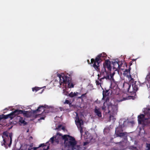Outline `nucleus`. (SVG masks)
Segmentation results:
<instances>
[{
    "label": "nucleus",
    "mask_w": 150,
    "mask_h": 150,
    "mask_svg": "<svg viewBox=\"0 0 150 150\" xmlns=\"http://www.w3.org/2000/svg\"><path fill=\"white\" fill-rule=\"evenodd\" d=\"M149 115L150 116V113H149Z\"/></svg>",
    "instance_id": "a19ab883"
},
{
    "label": "nucleus",
    "mask_w": 150,
    "mask_h": 150,
    "mask_svg": "<svg viewBox=\"0 0 150 150\" xmlns=\"http://www.w3.org/2000/svg\"><path fill=\"white\" fill-rule=\"evenodd\" d=\"M19 114H23L24 116L27 117H30L31 115V113L29 111L16 110L10 114L6 115L5 118H10L11 119L15 117L16 115Z\"/></svg>",
    "instance_id": "6e6552de"
},
{
    "label": "nucleus",
    "mask_w": 150,
    "mask_h": 150,
    "mask_svg": "<svg viewBox=\"0 0 150 150\" xmlns=\"http://www.w3.org/2000/svg\"><path fill=\"white\" fill-rule=\"evenodd\" d=\"M145 83L146 84L148 88H150V81H148V82L145 81L144 83Z\"/></svg>",
    "instance_id": "4be33fe9"
},
{
    "label": "nucleus",
    "mask_w": 150,
    "mask_h": 150,
    "mask_svg": "<svg viewBox=\"0 0 150 150\" xmlns=\"http://www.w3.org/2000/svg\"><path fill=\"white\" fill-rule=\"evenodd\" d=\"M149 98L150 99V95L149 96Z\"/></svg>",
    "instance_id": "72a5a7b5"
},
{
    "label": "nucleus",
    "mask_w": 150,
    "mask_h": 150,
    "mask_svg": "<svg viewBox=\"0 0 150 150\" xmlns=\"http://www.w3.org/2000/svg\"><path fill=\"white\" fill-rule=\"evenodd\" d=\"M81 97H79V98H81Z\"/></svg>",
    "instance_id": "4c0bfd02"
},
{
    "label": "nucleus",
    "mask_w": 150,
    "mask_h": 150,
    "mask_svg": "<svg viewBox=\"0 0 150 150\" xmlns=\"http://www.w3.org/2000/svg\"><path fill=\"white\" fill-rule=\"evenodd\" d=\"M116 97L117 98V101L119 102H122L129 99V97H127V94L124 93H119L117 95Z\"/></svg>",
    "instance_id": "f8f14e48"
},
{
    "label": "nucleus",
    "mask_w": 150,
    "mask_h": 150,
    "mask_svg": "<svg viewBox=\"0 0 150 150\" xmlns=\"http://www.w3.org/2000/svg\"><path fill=\"white\" fill-rule=\"evenodd\" d=\"M2 117H1V116L0 115V119H2Z\"/></svg>",
    "instance_id": "473e14b6"
},
{
    "label": "nucleus",
    "mask_w": 150,
    "mask_h": 150,
    "mask_svg": "<svg viewBox=\"0 0 150 150\" xmlns=\"http://www.w3.org/2000/svg\"><path fill=\"white\" fill-rule=\"evenodd\" d=\"M146 149L147 150H150V144H146Z\"/></svg>",
    "instance_id": "5701e85b"
},
{
    "label": "nucleus",
    "mask_w": 150,
    "mask_h": 150,
    "mask_svg": "<svg viewBox=\"0 0 150 150\" xmlns=\"http://www.w3.org/2000/svg\"><path fill=\"white\" fill-rule=\"evenodd\" d=\"M62 127V126L61 125H59L58 126V127L57 128H56L55 129H60Z\"/></svg>",
    "instance_id": "bb28decb"
},
{
    "label": "nucleus",
    "mask_w": 150,
    "mask_h": 150,
    "mask_svg": "<svg viewBox=\"0 0 150 150\" xmlns=\"http://www.w3.org/2000/svg\"><path fill=\"white\" fill-rule=\"evenodd\" d=\"M88 144L87 142H85L83 144V146H85L86 145Z\"/></svg>",
    "instance_id": "c756f323"
},
{
    "label": "nucleus",
    "mask_w": 150,
    "mask_h": 150,
    "mask_svg": "<svg viewBox=\"0 0 150 150\" xmlns=\"http://www.w3.org/2000/svg\"><path fill=\"white\" fill-rule=\"evenodd\" d=\"M57 76L59 80V83L60 85L62 84L63 86L65 88L67 87L71 88L74 87V85L71 81V79L64 74H58Z\"/></svg>",
    "instance_id": "39448f33"
},
{
    "label": "nucleus",
    "mask_w": 150,
    "mask_h": 150,
    "mask_svg": "<svg viewBox=\"0 0 150 150\" xmlns=\"http://www.w3.org/2000/svg\"><path fill=\"white\" fill-rule=\"evenodd\" d=\"M116 88L114 87L113 88H111V89L106 90L105 91H103V98L102 99H104L105 97L108 96L110 93L112 94H116V91L115 89Z\"/></svg>",
    "instance_id": "ddd939ff"
},
{
    "label": "nucleus",
    "mask_w": 150,
    "mask_h": 150,
    "mask_svg": "<svg viewBox=\"0 0 150 150\" xmlns=\"http://www.w3.org/2000/svg\"><path fill=\"white\" fill-rule=\"evenodd\" d=\"M96 83L97 85H99V84H100V82L99 81H96Z\"/></svg>",
    "instance_id": "c85d7f7f"
},
{
    "label": "nucleus",
    "mask_w": 150,
    "mask_h": 150,
    "mask_svg": "<svg viewBox=\"0 0 150 150\" xmlns=\"http://www.w3.org/2000/svg\"><path fill=\"white\" fill-rule=\"evenodd\" d=\"M48 107V106L47 105H45L44 106L43 105L40 106L38 108L35 110H34L33 111V113H38L40 112V111H41L42 110H43L44 111H45V108H47Z\"/></svg>",
    "instance_id": "2eb2a0df"
},
{
    "label": "nucleus",
    "mask_w": 150,
    "mask_h": 150,
    "mask_svg": "<svg viewBox=\"0 0 150 150\" xmlns=\"http://www.w3.org/2000/svg\"><path fill=\"white\" fill-rule=\"evenodd\" d=\"M138 123L146 125L150 123V118H146L145 115L142 114L139 115L138 117Z\"/></svg>",
    "instance_id": "9d476101"
},
{
    "label": "nucleus",
    "mask_w": 150,
    "mask_h": 150,
    "mask_svg": "<svg viewBox=\"0 0 150 150\" xmlns=\"http://www.w3.org/2000/svg\"><path fill=\"white\" fill-rule=\"evenodd\" d=\"M61 129L63 130L64 131L65 129V127H62L61 128Z\"/></svg>",
    "instance_id": "7c9ffc66"
},
{
    "label": "nucleus",
    "mask_w": 150,
    "mask_h": 150,
    "mask_svg": "<svg viewBox=\"0 0 150 150\" xmlns=\"http://www.w3.org/2000/svg\"><path fill=\"white\" fill-rule=\"evenodd\" d=\"M28 150H30V149H28Z\"/></svg>",
    "instance_id": "ea45409f"
},
{
    "label": "nucleus",
    "mask_w": 150,
    "mask_h": 150,
    "mask_svg": "<svg viewBox=\"0 0 150 150\" xmlns=\"http://www.w3.org/2000/svg\"><path fill=\"white\" fill-rule=\"evenodd\" d=\"M44 117H41L39 119V120H44Z\"/></svg>",
    "instance_id": "2f4dec72"
},
{
    "label": "nucleus",
    "mask_w": 150,
    "mask_h": 150,
    "mask_svg": "<svg viewBox=\"0 0 150 150\" xmlns=\"http://www.w3.org/2000/svg\"><path fill=\"white\" fill-rule=\"evenodd\" d=\"M79 93L78 92L75 93L71 92L69 94V96L71 97H73L74 96H77L78 95V94Z\"/></svg>",
    "instance_id": "aec40b11"
},
{
    "label": "nucleus",
    "mask_w": 150,
    "mask_h": 150,
    "mask_svg": "<svg viewBox=\"0 0 150 150\" xmlns=\"http://www.w3.org/2000/svg\"><path fill=\"white\" fill-rule=\"evenodd\" d=\"M69 101L68 100H66L64 103V104H68L69 103Z\"/></svg>",
    "instance_id": "cd10ccee"
},
{
    "label": "nucleus",
    "mask_w": 150,
    "mask_h": 150,
    "mask_svg": "<svg viewBox=\"0 0 150 150\" xmlns=\"http://www.w3.org/2000/svg\"><path fill=\"white\" fill-rule=\"evenodd\" d=\"M55 142V140H54V136L52 137H51L50 139V140H49V141L48 142H47L46 143V145L45 146L44 145V146H42V147H45H45L47 146L49 144V142H51L52 144H53L54 143V142ZM42 146L40 147V148H39L38 149L39 150H43V148H42Z\"/></svg>",
    "instance_id": "f3484780"
},
{
    "label": "nucleus",
    "mask_w": 150,
    "mask_h": 150,
    "mask_svg": "<svg viewBox=\"0 0 150 150\" xmlns=\"http://www.w3.org/2000/svg\"><path fill=\"white\" fill-rule=\"evenodd\" d=\"M102 109L105 113H109V121H112V122H114L115 120V117L118 112L117 104H115L113 105L110 103L109 104H107V101H106L104 102Z\"/></svg>",
    "instance_id": "7ed1b4c3"
},
{
    "label": "nucleus",
    "mask_w": 150,
    "mask_h": 150,
    "mask_svg": "<svg viewBox=\"0 0 150 150\" xmlns=\"http://www.w3.org/2000/svg\"><path fill=\"white\" fill-rule=\"evenodd\" d=\"M130 149L133 150H137V149L136 147L133 146H131L130 147Z\"/></svg>",
    "instance_id": "393cba45"
},
{
    "label": "nucleus",
    "mask_w": 150,
    "mask_h": 150,
    "mask_svg": "<svg viewBox=\"0 0 150 150\" xmlns=\"http://www.w3.org/2000/svg\"><path fill=\"white\" fill-rule=\"evenodd\" d=\"M84 94H83L82 96H84Z\"/></svg>",
    "instance_id": "58836bf2"
},
{
    "label": "nucleus",
    "mask_w": 150,
    "mask_h": 150,
    "mask_svg": "<svg viewBox=\"0 0 150 150\" xmlns=\"http://www.w3.org/2000/svg\"><path fill=\"white\" fill-rule=\"evenodd\" d=\"M61 135L60 133H58L57 135L54 137L56 142L58 143L61 139H64L65 147L68 148V150H81V146L77 145V142L74 137L68 135Z\"/></svg>",
    "instance_id": "f03ea898"
},
{
    "label": "nucleus",
    "mask_w": 150,
    "mask_h": 150,
    "mask_svg": "<svg viewBox=\"0 0 150 150\" xmlns=\"http://www.w3.org/2000/svg\"><path fill=\"white\" fill-rule=\"evenodd\" d=\"M17 119V121L19 122V123L23 124L24 125H26L27 122L25 121V119L22 117H21L20 116H17L16 117Z\"/></svg>",
    "instance_id": "dca6fc26"
},
{
    "label": "nucleus",
    "mask_w": 150,
    "mask_h": 150,
    "mask_svg": "<svg viewBox=\"0 0 150 150\" xmlns=\"http://www.w3.org/2000/svg\"><path fill=\"white\" fill-rule=\"evenodd\" d=\"M149 70L150 71V70L149 69ZM150 72L149 73V74L147 75L146 76V81L148 82V81H150Z\"/></svg>",
    "instance_id": "412c9836"
},
{
    "label": "nucleus",
    "mask_w": 150,
    "mask_h": 150,
    "mask_svg": "<svg viewBox=\"0 0 150 150\" xmlns=\"http://www.w3.org/2000/svg\"><path fill=\"white\" fill-rule=\"evenodd\" d=\"M106 56L105 53H103L98 56L95 59H91V62L92 66L97 71L99 70V64L103 59L104 57Z\"/></svg>",
    "instance_id": "0eeeda50"
},
{
    "label": "nucleus",
    "mask_w": 150,
    "mask_h": 150,
    "mask_svg": "<svg viewBox=\"0 0 150 150\" xmlns=\"http://www.w3.org/2000/svg\"><path fill=\"white\" fill-rule=\"evenodd\" d=\"M44 146V144H41L38 147H34L33 148L34 150H37V149H39L42 146ZM42 148H43V150H47L49 148V146H48L47 147V148H45V147H42Z\"/></svg>",
    "instance_id": "6ab92c4d"
},
{
    "label": "nucleus",
    "mask_w": 150,
    "mask_h": 150,
    "mask_svg": "<svg viewBox=\"0 0 150 150\" xmlns=\"http://www.w3.org/2000/svg\"><path fill=\"white\" fill-rule=\"evenodd\" d=\"M128 124V121L124 119H121L119 121V126L115 128V136L126 138L127 133L123 132L124 127Z\"/></svg>",
    "instance_id": "20e7f679"
},
{
    "label": "nucleus",
    "mask_w": 150,
    "mask_h": 150,
    "mask_svg": "<svg viewBox=\"0 0 150 150\" xmlns=\"http://www.w3.org/2000/svg\"><path fill=\"white\" fill-rule=\"evenodd\" d=\"M12 133H8L7 132H4L2 136L3 141V143L1 142V145L4 146L6 149L7 148V145L10 147L12 143Z\"/></svg>",
    "instance_id": "423d86ee"
},
{
    "label": "nucleus",
    "mask_w": 150,
    "mask_h": 150,
    "mask_svg": "<svg viewBox=\"0 0 150 150\" xmlns=\"http://www.w3.org/2000/svg\"><path fill=\"white\" fill-rule=\"evenodd\" d=\"M4 110H7V108H6V109H5Z\"/></svg>",
    "instance_id": "c9c22d12"
},
{
    "label": "nucleus",
    "mask_w": 150,
    "mask_h": 150,
    "mask_svg": "<svg viewBox=\"0 0 150 150\" xmlns=\"http://www.w3.org/2000/svg\"><path fill=\"white\" fill-rule=\"evenodd\" d=\"M59 108L61 111H64L65 110V109L63 108L60 107Z\"/></svg>",
    "instance_id": "a878e982"
},
{
    "label": "nucleus",
    "mask_w": 150,
    "mask_h": 150,
    "mask_svg": "<svg viewBox=\"0 0 150 150\" xmlns=\"http://www.w3.org/2000/svg\"><path fill=\"white\" fill-rule=\"evenodd\" d=\"M124 74L127 76L129 80V81H133L134 80L135 76L133 75H131L130 74V69H126L125 71Z\"/></svg>",
    "instance_id": "4468645a"
},
{
    "label": "nucleus",
    "mask_w": 150,
    "mask_h": 150,
    "mask_svg": "<svg viewBox=\"0 0 150 150\" xmlns=\"http://www.w3.org/2000/svg\"><path fill=\"white\" fill-rule=\"evenodd\" d=\"M29 131V130L28 129L27 131V132H28Z\"/></svg>",
    "instance_id": "f704fd0d"
},
{
    "label": "nucleus",
    "mask_w": 150,
    "mask_h": 150,
    "mask_svg": "<svg viewBox=\"0 0 150 150\" xmlns=\"http://www.w3.org/2000/svg\"><path fill=\"white\" fill-rule=\"evenodd\" d=\"M135 80V79H134V81H129L130 83H132V86H131L130 84H127L128 87L127 89V91L129 92L130 93L135 92L138 90V86L136 84V81Z\"/></svg>",
    "instance_id": "9b49d317"
},
{
    "label": "nucleus",
    "mask_w": 150,
    "mask_h": 150,
    "mask_svg": "<svg viewBox=\"0 0 150 150\" xmlns=\"http://www.w3.org/2000/svg\"><path fill=\"white\" fill-rule=\"evenodd\" d=\"M94 112L96 115L98 117H101L102 115L100 110L99 108H98L97 107H96L95 108Z\"/></svg>",
    "instance_id": "a211bd4d"
},
{
    "label": "nucleus",
    "mask_w": 150,
    "mask_h": 150,
    "mask_svg": "<svg viewBox=\"0 0 150 150\" xmlns=\"http://www.w3.org/2000/svg\"><path fill=\"white\" fill-rule=\"evenodd\" d=\"M75 113L76 114L75 120V123L78 129L79 130L81 135H82L83 132V121L79 118L78 113L76 112H75Z\"/></svg>",
    "instance_id": "1a4fd4ad"
},
{
    "label": "nucleus",
    "mask_w": 150,
    "mask_h": 150,
    "mask_svg": "<svg viewBox=\"0 0 150 150\" xmlns=\"http://www.w3.org/2000/svg\"><path fill=\"white\" fill-rule=\"evenodd\" d=\"M88 61H89V60H88Z\"/></svg>",
    "instance_id": "79ce46f5"
},
{
    "label": "nucleus",
    "mask_w": 150,
    "mask_h": 150,
    "mask_svg": "<svg viewBox=\"0 0 150 150\" xmlns=\"http://www.w3.org/2000/svg\"><path fill=\"white\" fill-rule=\"evenodd\" d=\"M113 65V68L115 69L112 74L110 72L111 69L110 62L108 60L105 61L103 64V67L100 72V75L102 77L101 79H106L112 81L114 82H117L120 78L119 70L117 68H120V66L118 62L114 60L112 62Z\"/></svg>",
    "instance_id": "f257e3e1"
},
{
    "label": "nucleus",
    "mask_w": 150,
    "mask_h": 150,
    "mask_svg": "<svg viewBox=\"0 0 150 150\" xmlns=\"http://www.w3.org/2000/svg\"><path fill=\"white\" fill-rule=\"evenodd\" d=\"M149 69L150 70V67L149 68Z\"/></svg>",
    "instance_id": "e433bc0d"
},
{
    "label": "nucleus",
    "mask_w": 150,
    "mask_h": 150,
    "mask_svg": "<svg viewBox=\"0 0 150 150\" xmlns=\"http://www.w3.org/2000/svg\"><path fill=\"white\" fill-rule=\"evenodd\" d=\"M38 90V88L37 87H35V88H32V91H37Z\"/></svg>",
    "instance_id": "b1692460"
}]
</instances>
